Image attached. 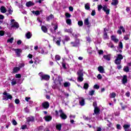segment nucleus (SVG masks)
<instances>
[{
    "mask_svg": "<svg viewBox=\"0 0 131 131\" xmlns=\"http://www.w3.org/2000/svg\"><path fill=\"white\" fill-rule=\"evenodd\" d=\"M20 27V26L19 25V23L18 22L16 21L15 19H11L10 20V27L9 29L10 30H16V29H18Z\"/></svg>",
    "mask_w": 131,
    "mask_h": 131,
    "instance_id": "obj_1",
    "label": "nucleus"
},
{
    "mask_svg": "<svg viewBox=\"0 0 131 131\" xmlns=\"http://www.w3.org/2000/svg\"><path fill=\"white\" fill-rule=\"evenodd\" d=\"M62 81H63L62 78L58 77V80H55V81L54 82L52 88L54 89H59V88L61 86V84H62Z\"/></svg>",
    "mask_w": 131,
    "mask_h": 131,
    "instance_id": "obj_2",
    "label": "nucleus"
},
{
    "mask_svg": "<svg viewBox=\"0 0 131 131\" xmlns=\"http://www.w3.org/2000/svg\"><path fill=\"white\" fill-rule=\"evenodd\" d=\"M123 59V56L121 54H117L115 60V63L116 65H120L121 64V60Z\"/></svg>",
    "mask_w": 131,
    "mask_h": 131,
    "instance_id": "obj_3",
    "label": "nucleus"
},
{
    "mask_svg": "<svg viewBox=\"0 0 131 131\" xmlns=\"http://www.w3.org/2000/svg\"><path fill=\"white\" fill-rule=\"evenodd\" d=\"M38 75L41 78V80H49V79H50V76L48 75H44L42 72L39 73Z\"/></svg>",
    "mask_w": 131,
    "mask_h": 131,
    "instance_id": "obj_4",
    "label": "nucleus"
},
{
    "mask_svg": "<svg viewBox=\"0 0 131 131\" xmlns=\"http://www.w3.org/2000/svg\"><path fill=\"white\" fill-rule=\"evenodd\" d=\"M3 100H4L5 101H8L9 99L10 100H12V98L13 97H12V95H10L9 93H8L7 92L3 93Z\"/></svg>",
    "mask_w": 131,
    "mask_h": 131,
    "instance_id": "obj_5",
    "label": "nucleus"
},
{
    "mask_svg": "<svg viewBox=\"0 0 131 131\" xmlns=\"http://www.w3.org/2000/svg\"><path fill=\"white\" fill-rule=\"evenodd\" d=\"M58 112L59 113V116L61 119H63V120L67 119V115L64 113V112H63L62 110H60Z\"/></svg>",
    "mask_w": 131,
    "mask_h": 131,
    "instance_id": "obj_6",
    "label": "nucleus"
},
{
    "mask_svg": "<svg viewBox=\"0 0 131 131\" xmlns=\"http://www.w3.org/2000/svg\"><path fill=\"white\" fill-rule=\"evenodd\" d=\"M93 105L94 106V114H99L100 108L97 107V102H93Z\"/></svg>",
    "mask_w": 131,
    "mask_h": 131,
    "instance_id": "obj_7",
    "label": "nucleus"
},
{
    "mask_svg": "<svg viewBox=\"0 0 131 131\" xmlns=\"http://www.w3.org/2000/svg\"><path fill=\"white\" fill-rule=\"evenodd\" d=\"M78 81L79 82H81V81H83V74L82 73H78Z\"/></svg>",
    "mask_w": 131,
    "mask_h": 131,
    "instance_id": "obj_8",
    "label": "nucleus"
},
{
    "mask_svg": "<svg viewBox=\"0 0 131 131\" xmlns=\"http://www.w3.org/2000/svg\"><path fill=\"white\" fill-rule=\"evenodd\" d=\"M102 10L106 13V15H109V14H110V9L108 8L107 5H103Z\"/></svg>",
    "mask_w": 131,
    "mask_h": 131,
    "instance_id": "obj_9",
    "label": "nucleus"
},
{
    "mask_svg": "<svg viewBox=\"0 0 131 131\" xmlns=\"http://www.w3.org/2000/svg\"><path fill=\"white\" fill-rule=\"evenodd\" d=\"M52 25L53 26L54 29H50V31L52 32V33H56V30L58 29V24H52Z\"/></svg>",
    "mask_w": 131,
    "mask_h": 131,
    "instance_id": "obj_10",
    "label": "nucleus"
},
{
    "mask_svg": "<svg viewBox=\"0 0 131 131\" xmlns=\"http://www.w3.org/2000/svg\"><path fill=\"white\" fill-rule=\"evenodd\" d=\"M13 51H14V52H15V54H16V55L17 56V57H20L21 53H22V50L21 49H12Z\"/></svg>",
    "mask_w": 131,
    "mask_h": 131,
    "instance_id": "obj_11",
    "label": "nucleus"
},
{
    "mask_svg": "<svg viewBox=\"0 0 131 131\" xmlns=\"http://www.w3.org/2000/svg\"><path fill=\"white\" fill-rule=\"evenodd\" d=\"M53 40L54 41H55L56 43V45L57 46H60V42L61 41V37H59L58 38H57V39L56 38H55V37H53Z\"/></svg>",
    "mask_w": 131,
    "mask_h": 131,
    "instance_id": "obj_12",
    "label": "nucleus"
},
{
    "mask_svg": "<svg viewBox=\"0 0 131 131\" xmlns=\"http://www.w3.org/2000/svg\"><path fill=\"white\" fill-rule=\"evenodd\" d=\"M71 45L72 47H78L79 46V40L76 39L74 42H71Z\"/></svg>",
    "mask_w": 131,
    "mask_h": 131,
    "instance_id": "obj_13",
    "label": "nucleus"
},
{
    "mask_svg": "<svg viewBox=\"0 0 131 131\" xmlns=\"http://www.w3.org/2000/svg\"><path fill=\"white\" fill-rule=\"evenodd\" d=\"M84 25H85L86 26H87V27H88L89 28H90V27H91V23H90V20H89V18H85L84 20Z\"/></svg>",
    "mask_w": 131,
    "mask_h": 131,
    "instance_id": "obj_14",
    "label": "nucleus"
},
{
    "mask_svg": "<svg viewBox=\"0 0 131 131\" xmlns=\"http://www.w3.org/2000/svg\"><path fill=\"white\" fill-rule=\"evenodd\" d=\"M123 127L125 131H131V128H129L130 127V124H124Z\"/></svg>",
    "mask_w": 131,
    "mask_h": 131,
    "instance_id": "obj_15",
    "label": "nucleus"
},
{
    "mask_svg": "<svg viewBox=\"0 0 131 131\" xmlns=\"http://www.w3.org/2000/svg\"><path fill=\"white\" fill-rule=\"evenodd\" d=\"M41 107L45 108V109H48V108L50 107V104L49 103V102H43L41 104Z\"/></svg>",
    "mask_w": 131,
    "mask_h": 131,
    "instance_id": "obj_16",
    "label": "nucleus"
},
{
    "mask_svg": "<svg viewBox=\"0 0 131 131\" xmlns=\"http://www.w3.org/2000/svg\"><path fill=\"white\" fill-rule=\"evenodd\" d=\"M122 83L123 84H125V83H127V76H123V78L122 79Z\"/></svg>",
    "mask_w": 131,
    "mask_h": 131,
    "instance_id": "obj_17",
    "label": "nucleus"
},
{
    "mask_svg": "<svg viewBox=\"0 0 131 131\" xmlns=\"http://www.w3.org/2000/svg\"><path fill=\"white\" fill-rule=\"evenodd\" d=\"M98 70L100 72V73H105V70L102 66H99L98 68Z\"/></svg>",
    "mask_w": 131,
    "mask_h": 131,
    "instance_id": "obj_18",
    "label": "nucleus"
},
{
    "mask_svg": "<svg viewBox=\"0 0 131 131\" xmlns=\"http://www.w3.org/2000/svg\"><path fill=\"white\" fill-rule=\"evenodd\" d=\"M111 39L113 41H114L115 42V43H117V42H118V41H119V40L117 38H116V36H114V35H112L111 36Z\"/></svg>",
    "mask_w": 131,
    "mask_h": 131,
    "instance_id": "obj_19",
    "label": "nucleus"
},
{
    "mask_svg": "<svg viewBox=\"0 0 131 131\" xmlns=\"http://www.w3.org/2000/svg\"><path fill=\"white\" fill-rule=\"evenodd\" d=\"M79 104L81 106H84V99H83L82 97H80L79 98Z\"/></svg>",
    "mask_w": 131,
    "mask_h": 131,
    "instance_id": "obj_20",
    "label": "nucleus"
},
{
    "mask_svg": "<svg viewBox=\"0 0 131 131\" xmlns=\"http://www.w3.org/2000/svg\"><path fill=\"white\" fill-rule=\"evenodd\" d=\"M0 11L2 14H5V13H7V8L4 6H1L0 8Z\"/></svg>",
    "mask_w": 131,
    "mask_h": 131,
    "instance_id": "obj_21",
    "label": "nucleus"
},
{
    "mask_svg": "<svg viewBox=\"0 0 131 131\" xmlns=\"http://www.w3.org/2000/svg\"><path fill=\"white\" fill-rule=\"evenodd\" d=\"M25 36L28 39H29L31 38V37L32 36V34H31L30 32H28L25 34Z\"/></svg>",
    "mask_w": 131,
    "mask_h": 131,
    "instance_id": "obj_22",
    "label": "nucleus"
},
{
    "mask_svg": "<svg viewBox=\"0 0 131 131\" xmlns=\"http://www.w3.org/2000/svg\"><path fill=\"white\" fill-rule=\"evenodd\" d=\"M46 121H51L52 120V116H46L44 117Z\"/></svg>",
    "mask_w": 131,
    "mask_h": 131,
    "instance_id": "obj_23",
    "label": "nucleus"
},
{
    "mask_svg": "<svg viewBox=\"0 0 131 131\" xmlns=\"http://www.w3.org/2000/svg\"><path fill=\"white\" fill-rule=\"evenodd\" d=\"M103 58L104 59H105V60H106V61H110L111 59V56H110V55H104Z\"/></svg>",
    "mask_w": 131,
    "mask_h": 131,
    "instance_id": "obj_24",
    "label": "nucleus"
},
{
    "mask_svg": "<svg viewBox=\"0 0 131 131\" xmlns=\"http://www.w3.org/2000/svg\"><path fill=\"white\" fill-rule=\"evenodd\" d=\"M35 119H34V117H30L29 118H28L27 119V121L28 122H33V121H34Z\"/></svg>",
    "mask_w": 131,
    "mask_h": 131,
    "instance_id": "obj_25",
    "label": "nucleus"
},
{
    "mask_svg": "<svg viewBox=\"0 0 131 131\" xmlns=\"http://www.w3.org/2000/svg\"><path fill=\"white\" fill-rule=\"evenodd\" d=\"M52 19H54V15L51 14L50 16L46 17L47 21H51Z\"/></svg>",
    "mask_w": 131,
    "mask_h": 131,
    "instance_id": "obj_26",
    "label": "nucleus"
},
{
    "mask_svg": "<svg viewBox=\"0 0 131 131\" xmlns=\"http://www.w3.org/2000/svg\"><path fill=\"white\" fill-rule=\"evenodd\" d=\"M113 2L111 3V5L113 6H117L118 5V0H112Z\"/></svg>",
    "mask_w": 131,
    "mask_h": 131,
    "instance_id": "obj_27",
    "label": "nucleus"
},
{
    "mask_svg": "<svg viewBox=\"0 0 131 131\" xmlns=\"http://www.w3.org/2000/svg\"><path fill=\"white\" fill-rule=\"evenodd\" d=\"M41 30H42L45 33L48 32V28L45 26L41 27Z\"/></svg>",
    "mask_w": 131,
    "mask_h": 131,
    "instance_id": "obj_28",
    "label": "nucleus"
},
{
    "mask_svg": "<svg viewBox=\"0 0 131 131\" xmlns=\"http://www.w3.org/2000/svg\"><path fill=\"white\" fill-rule=\"evenodd\" d=\"M123 71H124V72H129V68L127 66L124 67Z\"/></svg>",
    "mask_w": 131,
    "mask_h": 131,
    "instance_id": "obj_29",
    "label": "nucleus"
},
{
    "mask_svg": "<svg viewBox=\"0 0 131 131\" xmlns=\"http://www.w3.org/2000/svg\"><path fill=\"white\" fill-rule=\"evenodd\" d=\"M73 31V30H72V29H64V32H68V33H72V32Z\"/></svg>",
    "mask_w": 131,
    "mask_h": 131,
    "instance_id": "obj_30",
    "label": "nucleus"
},
{
    "mask_svg": "<svg viewBox=\"0 0 131 131\" xmlns=\"http://www.w3.org/2000/svg\"><path fill=\"white\" fill-rule=\"evenodd\" d=\"M4 19H5V16L0 14V24H2L3 22H4L3 20Z\"/></svg>",
    "mask_w": 131,
    "mask_h": 131,
    "instance_id": "obj_31",
    "label": "nucleus"
},
{
    "mask_svg": "<svg viewBox=\"0 0 131 131\" xmlns=\"http://www.w3.org/2000/svg\"><path fill=\"white\" fill-rule=\"evenodd\" d=\"M69 58H67V57H64V60H67V61H69V60H71L73 57L71 55L68 54Z\"/></svg>",
    "mask_w": 131,
    "mask_h": 131,
    "instance_id": "obj_32",
    "label": "nucleus"
},
{
    "mask_svg": "<svg viewBox=\"0 0 131 131\" xmlns=\"http://www.w3.org/2000/svg\"><path fill=\"white\" fill-rule=\"evenodd\" d=\"M63 85L64 88H69V86H70L71 84L69 82H65L63 84Z\"/></svg>",
    "mask_w": 131,
    "mask_h": 131,
    "instance_id": "obj_33",
    "label": "nucleus"
},
{
    "mask_svg": "<svg viewBox=\"0 0 131 131\" xmlns=\"http://www.w3.org/2000/svg\"><path fill=\"white\" fill-rule=\"evenodd\" d=\"M27 7H31V6H33V4L31 1L28 2L26 3Z\"/></svg>",
    "mask_w": 131,
    "mask_h": 131,
    "instance_id": "obj_34",
    "label": "nucleus"
},
{
    "mask_svg": "<svg viewBox=\"0 0 131 131\" xmlns=\"http://www.w3.org/2000/svg\"><path fill=\"white\" fill-rule=\"evenodd\" d=\"M19 70H20V68L15 67L13 69V72L14 73H17V72H18V71H19Z\"/></svg>",
    "mask_w": 131,
    "mask_h": 131,
    "instance_id": "obj_35",
    "label": "nucleus"
},
{
    "mask_svg": "<svg viewBox=\"0 0 131 131\" xmlns=\"http://www.w3.org/2000/svg\"><path fill=\"white\" fill-rule=\"evenodd\" d=\"M116 97V94L113 92L110 94V98H115Z\"/></svg>",
    "mask_w": 131,
    "mask_h": 131,
    "instance_id": "obj_36",
    "label": "nucleus"
},
{
    "mask_svg": "<svg viewBox=\"0 0 131 131\" xmlns=\"http://www.w3.org/2000/svg\"><path fill=\"white\" fill-rule=\"evenodd\" d=\"M32 13H33V14H35V15H36V16H38V15H40V12H39V11H32Z\"/></svg>",
    "mask_w": 131,
    "mask_h": 131,
    "instance_id": "obj_37",
    "label": "nucleus"
},
{
    "mask_svg": "<svg viewBox=\"0 0 131 131\" xmlns=\"http://www.w3.org/2000/svg\"><path fill=\"white\" fill-rule=\"evenodd\" d=\"M55 58L56 61H60V60H61V56H60L59 55H56Z\"/></svg>",
    "mask_w": 131,
    "mask_h": 131,
    "instance_id": "obj_38",
    "label": "nucleus"
},
{
    "mask_svg": "<svg viewBox=\"0 0 131 131\" xmlns=\"http://www.w3.org/2000/svg\"><path fill=\"white\" fill-rule=\"evenodd\" d=\"M63 38L65 41H68V40H70V38L68 36H63Z\"/></svg>",
    "mask_w": 131,
    "mask_h": 131,
    "instance_id": "obj_39",
    "label": "nucleus"
},
{
    "mask_svg": "<svg viewBox=\"0 0 131 131\" xmlns=\"http://www.w3.org/2000/svg\"><path fill=\"white\" fill-rule=\"evenodd\" d=\"M89 84L88 83H85L84 84L83 89H84V90H88V89H89Z\"/></svg>",
    "mask_w": 131,
    "mask_h": 131,
    "instance_id": "obj_40",
    "label": "nucleus"
},
{
    "mask_svg": "<svg viewBox=\"0 0 131 131\" xmlns=\"http://www.w3.org/2000/svg\"><path fill=\"white\" fill-rule=\"evenodd\" d=\"M7 12H8L7 15H12V14L13 13V10L11 9H9Z\"/></svg>",
    "mask_w": 131,
    "mask_h": 131,
    "instance_id": "obj_41",
    "label": "nucleus"
},
{
    "mask_svg": "<svg viewBox=\"0 0 131 131\" xmlns=\"http://www.w3.org/2000/svg\"><path fill=\"white\" fill-rule=\"evenodd\" d=\"M14 40V38L12 37L7 40V42H10V43H12Z\"/></svg>",
    "mask_w": 131,
    "mask_h": 131,
    "instance_id": "obj_42",
    "label": "nucleus"
},
{
    "mask_svg": "<svg viewBox=\"0 0 131 131\" xmlns=\"http://www.w3.org/2000/svg\"><path fill=\"white\" fill-rule=\"evenodd\" d=\"M90 4L89 3H87L85 5V10H90Z\"/></svg>",
    "mask_w": 131,
    "mask_h": 131,
    "instance_id": "obj_43",
    "label": "nucleus"
},
{
    "mask_svg": "<svg viewBox=\"0 0 131 131\" xmlns=\"http://www.w3.org/2000/svg\"><path fill=\"white\" fill-rule=\"evenodd\" d=\"M103 37L104 39H107L109 37H108V35H107L106 32H104L103 34Z\"/></svg>",
    "mask_w": 131,
    "mask_h": 131,
    "instance_id": "obj_44",
    "label": "nucleus"
},
{
    "mask_svg": "<svg viewBox=\"0 0 131 131\" xmlns=\"http://www.w3.org/2000/svg\"><path fill=\"white\" fill-rule=\"evenodd\" d=\"M66 23L68 25H71V19H68L66 20Z\"/></svg>",
    "mask_w": 131,
    "mask_h": 131,
    "instance_id": "obj_45",
    "label": "nucleus"
},
{
    "mask_svg": "<svg viewBox=\"0 0 131 131\" xmlns=\"http://www.w3.org/2000/svg\"><path fill=\"white\" fill-rule=\"evenodd\" d=\"M94 94H95V90H91L89 91V95H90V96H93Z\"/></svg>",
    "mask_w": 131,
    "mask_h": 131,
    "instance_id": "obj_46",
    "label": "nucleus"
},
{
    "mask_svg": "<svg viewBox=\"0 0 131 131\" xmlns=\"http://www.w3.org/2000/svg\"><path fill=\"white\" fill-rule=\"evenodd\" d=\"M48 53H49V52H46L45 51V50H43V49H42L41 50V54H42V55H47V54H48Z\"/></svg>",
    "mask_w": 131,
    "mask_h": 131,
    "instance_id": "obj_47",
    "label": "nucleus"
},
{
    "mask_svg": "<svg viewBox=\"0 0 131 131\" xmlns=\"http://www.w3.org/2000/svg\"><path fill=\"white\" fill-rule=\"evenodd\" d=\"M61 127H62V125L61 124H58L56 125V128L58 130H61Z\"/></svg>",
    "mask_w": 131,
    "mask_h": 131,
    "instance_id": "obj_48",
    "label": "nucleus"
},
{
    "mask_svg": "<svg viewBox=\"0 0 131 131\" xmlns=\"http://www.w3.org/2000/svg\"><path fill=\"white\" fill-rule=\"evenodd\" d=\"M24 66H25V64H24V63H20L18 64L19 68H22V67H24Z\"/></svg>",
    "mask_w": 131,
    "mask_h": 131,
    "instance_id": "obj_49",
    "label": "nucleus"
},
{
    "mask_svg": "<svg viewBox=\"0 0 131 131\" xmlns=\"http://www.w3.org/2000/svg\"><path fill=\"white\" fill-rule=\"evenodd\" d=\"M98 10L100 12V11H101L102 10V9H103V6H102V5H98Z\"/></svg>",
    "mask_w": 131,
    "mask_h": 131,
    "instance_id": "obj_50",
    "label": "nucleus"
},
{
    "mask_svg": "<svg viewBox=\"0 0 131 131\" xmlns=\"http://www.w3.org/2000/svg\"><path fill=\"white\" fill-rule=\"evenodd\" d=\"M12 85H15V84H17V81L16 80H13L11 82Z\"/></svg>",
    "mask_w": 131,
    "mask_h": 131,
    "instance_id": "obj_51",
    "label": "nucleus"
},
{
    "mask_svg": "<svg viewBox=\"0 0 131 131\" xmlns=\"http://www.w3.org/2000/svg\"><path fill=\"white\" fill-rule=\"evenodd\" d=\"M119 48L120 49H122L123 48V45L122 44V42H120L119 44Z\"/></svg>",
    "mask_w": 131,
    "mask_h": 131,
    "instance_id": "obj_52",
    "label": "nucleus"
},
{
    "mask_svg": "<svg viewBox=\"0 0 131 131\" xmlns=\"http://www.w3.org/2000/svg\"><path fill=\"white\" fill-rule=\"evenodd\" d=\"M78 25H79V26H82V25H83V22L81 20L79 21L78 22Z\"/></svg>",
    "mask_w": 131,
    "mask_h": 131,
    "instance_id": "obj_53",
    "label": "nucleus"
},
{
    "mask_svg": "<svg viewBox=\"0 0 131 131\" xmlns=\"http://www.w3.org/2000/svg\"><path fill=\"white\" fill-rule=\"evenodd\" d=\"M83 118L84 119V120H86V121L90 120V119H91V118H90V117H86L85 116H83Z\"/></svg>",
    "mask_w": 131,
    "mask_h": 131,
    "instance_id": "obj_54",
    "label": "nucleus"
},
{
    "mask_svg": "<svg viewBox=\"0 0 131 131\" xmlns=\"http://www.w3.org/2000/svg\"><path fill=\"white\" fill-rule=\"evenodd\" d=\"M125 96L126 97H127L128 98H129V97L130 96V93L129 91H127L126 93H125Z\"/></svg>",
    "mask_w": 131,
    "mask_h": 131,
    "instance_id": "obj_55",
    "label": "nucleus"
},
{
    "mask_svg": "<svg viewBox=\"0 0 131 131\" xmlns=\"http://www.w3.org/2000/svg\"><path fill=\"white\" fill-rule=\"evenodd\" d=\"M107 46L108 47H109V48H111L112 49H113V48H114V45H113V44L111 43H107Z\"/></svg>",
    "mask_w": 131,
    "mask_h": 131,
    "instance_id": "obj_56",
    "label": "nucleus"
},
{
    "mask_svg": "<svg viewBox=\"0 0 131 131\" xmlns=\"http://www.w3.org/2000/svg\"><path fill=\"white\" fill-rule=\"evenodd\" d=\"M94 89H96V90H99V89H100V86H99L98 84H95L94 85Z\"/></svg>",
    "mask_w": 131,
    "mask_h": 131,
    "instance_id": "obj_57",
    "label": "nucleus"
},
{
    "mask_svg": "<svg viewBox=\"0 0 131 131\" xmlns=\"http://www.w3.org/2000/svg\"><path fill=\"white\" fill-rule=\"evenodd\" d=\"M88 52L89 54H92V48H91V47L89 48L88 49Z\"/></svg>",
    "mask_w": 131,
    "mask_h": 131,
    "instance_id": "obj_58",
    "label": "nucleus"
},
{
    "mask_svg": "<svg viewBox=\"0 0 131 131\" xmlns=\"http://www.w3.org/2000/svg\"><path fill=\"white\" fill-rule=\"evenodd\" d=\"M5 35V32L4 31H0V36H4Z\"/></svg>",
    "mask_w": 131,
    "mask_h": 131,
    "instance_id": "obj_59",
    "label": "nucleus"
},
{
    "mask_svg": "<svg viewBox=\"0 0 131 131\" xmlns=\"http://www.w3.org/2000/svg\"><path fill=\"white\" fill-rule=\"evenodd\" d=\"M128 39H129V38H128V35H126L124 36V39L125 40H128Z\"/></svg>",
    "mask_w": 131,
    "mask_h": 131,
    "instance_id": "obj_60",
    "label": "nucleus"
},
{
    "mask_svg": "<svg viewBox=\"0 0 131 131\" xmlns=\"http://www.w3.org/2000/svg\"><path fill=\"white\" fill-rule=\"evenodd\" d=\"M96 131H102V127H97Z\"/></svg>",
    "mask_w": 131,
    "mask_h": 131,
    "instance_id": "obj_61",
    "label": "nucleus"
},
{
    "mask_svg": "<svg viewBox=\"0 0 131 131\" xmlns=\"http://www.w3.org/2000/svg\"><path fill=\"white\" fill-rule=\"evenodd\" d=\"M15 104H19L20 103V100L19 99H16L15 100Z\"/></svg>",
    "mask_w": 131,
    "mask_h": 131,
    "instance_id": "obj_62",
    "label": "nucleus"
},
{
    "mask_svg": "<svg viewBox=\"0 0 131 131\" xmlns=\"http://www.w3.org/2000/svg\"><path fill=\"white\" fill-rule=\"evenodd\" d=\"M117 129H121V125L120 124H117Z\"/></svg>",
    "mask_w": 131,
    "mask_h": 131,
    "instance_id": "obj_63",
    "label": "nucleus"
},
{
    "mask_svg": "<svg viewBox=\"0 0 131 131\" xmlns=\"http://www.w3.org/2000/svg\"><path fill=\"white\" fill-rule=\"evenodd\" d=\"M91 15H92V16H95V15H96V11L95 10H92Z\"/></svg>",
    "mask_w": 131,
    "mask_h": 131,
    "instance_id": "obj_64",
    "label": "nucleus"
}]
</instances>
